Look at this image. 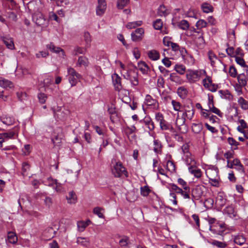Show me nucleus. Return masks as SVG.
I'll list each match as a JSON object with an SVG mask.
<instances>
[{
    "mask_svg": "<svg viewBox=\"0 0 248 248\" xmlns=\"http://www.w3.org/2000/svg\"><path fill=\"white\" fill-rule=\"evenodd\" d=\"M229 73L230 76L232 78L237 76V70L234 66L232 65L230 67Z\"/></svg>",
    "mask_w": 248,
    "mask_h": 248,
    "instance_id": "4d7b16f0",
    "label": "nucleus"
},
{
    "mask_svg": "<svg viewBox=\"0 0 248 248\" xmlns=\"http://www.w3.org/2000/svg\"><path fill=\"white\" fill-rule=\"evenodd\" d=\"M145 103L147 106L153 107L155 108L158 107L157 101L155 99H153L152 97L149 94L146 95Z\"/></svg>",
    "mask_w": 248,
    "mask_h": 248,
    "instance_id": "4468645a",
    "label": "nucleus"
},
{
    "mask_svg": "<svg viewBox=\"0 0 248 248\" xmlns=\"http://www.w3.org/2000/svg\"><path fill=\"white\" fill-rule=\"evenodd\" d=\"M67 77L71 87L76 86L78 80L82 78V76L71 67L67 68Z\"/></svg>",
    "mask_w": 248,
    "mask_h": 248,
    "instance_id": "f03ea898",
    "label": "nucleus"
},
{
    "mask_svg": "<svg viewBox=\"0 0 248 248\" xmlns=\"http://www.w3.org/2000/svg\"><path fill=\"white\" fill-rule=\"evenodd\" d=\"M189 172L193 174L196 178H200L202 176V171L199 169H196V166H190L188 168Z\"/></svg>",
    "mask_w": 248,
    "mask_h": 248,
    "instance_id": "a211bd4d",
    "label": "nucleus"
},
{
    "mask_svg": "<svg viewBox=\"0 0 248 248\" xmlns=\"http://www.w3.org/2000/svg\"><path fill=\"white\" fill-rule=\"evenodd\" d=\"M159 124L162 130H167L168 129H170V124H169L164 119L159 123Z\"/></svg>",
    "mask_w": 248,
    "mask_h": 248,
    "instance_id": "864d4df0",
    "label": "nucleus"
},
{
    "mask_svg": "<svg viewBox=\"0 0 248 248\" xmlns=\"http://www.w3.org/2000/svg\"><path fill=\"white\" fill-rule=\"evenodd\" d=\"M205 189V187L204 186L197 185L191 190V199L193 202H195L196 200H199L202 197Z\"/></svg>",
    "mask_w": 248,
    "mask_h": 248,
    "instance_id": "39448f33",
    "label": "nucleus"
},
{
    "mask_svg": "<svg viewBox=\"0 0 248 248\" xmlns=\"http://www.w3.org/2000/svg\"><path fill=\"white\" fill-rule=\"evenodd\" d=\"M150 192L151 190L147 186L140 187V194L143 196H147Z\"/></svg>",
    "mask_w": 248,
    "mask_h": 248,
    "instance_id": "49530a36",
    "label": "nucleus"
},
{
    "mask_svg": "<svg viewBox=\"0 0 248 248\" xmlns=\"http://www.w3.org/2000/svg\"><path fill=\"white\" fill-rule=\"evenodd\" d=\"M170 187L172 191H174L176 193L180 194H181L183 192L184 189L183 188H181L179 187H178L176 185L172 183L170 184Z\"/></svg>",
    "mask_w": 248,
    "mask_h": 248,
    "instance_id": "de8ad7c7",
    "label": "nucleus"
},
{
    "mask_svg": "<svg viewBox=\"0 0 248 248\" xmlns=\"http://www.w3.org/2000/svg\"><path fill=\"white\" fill-rule=\"evenodd\" d=\"M171 104L173 106V108L175 111H180V108L182 106L181 103L174 100L171 101Z\"/></svg>",
    "mask_w": 248,
    "mask_h": 248,
    "instance_id": "052dcab7",
    "label": "nucleus"
},
{
    "mask_svg": "<svg viewBox=\"0 0 248 248\" xmlns=\"http://www.w3.org/2000/svg\"><path fill=\"white\" fill-rule=\"evenodd\" d=\"M237 78L239 84L240 86L245 87L246 86L247 83L248 78L247 76L244 74H240L237 75Z\"/></svg>",
    "mask_w": 248,
    "mask_h": 248,
    "instance_id": "aec40b11",
    "label": "nucleus"
},
{
    "mask_svg": "<svg viewBox=\"0 0 248 248\" xmlns=\"http://www.w3.org/2000/svg\"><path fill=\"white\" fill-rule=\"evenodd\" d=\"M205 111H210L212 112L213 113H214L217 114L220 117H222V113L221 112V111H220V110L219 109L215 107L214 106L212 107L211 108H210V109H205Z\"/></svg>",
    "mask_w": 248,
    "mask_h": 248,
    "instance_id": "e2e57ef3",
    "label": "nucleus"
},
{
    "mask_svg": "<svg viewBox=\"0 0 248 248\" xmlns=\"http://www.w3.org/2000/svg\"><path fill=\"white\" fill-rule=\"evenodd\" d=\"M53 112L54 116H56L60 120H62L65 117L66 114L63 111H62L61 108L58 109L57 111L54 110Z\"/></svg>",
    "mask_w": 248,
    "mask_h": 248,
    "instance_id": "ea45409f",
    "label": "nucleus"
},
{
    "mask_svg": "<svg viewBox=\"0 0 248 248\" xmlns=\"http://www.w3.org/2000/svg\"><path fill=\"white\" fill-rule=\"evenodd\" d=\"M234 242L239 245H242L246 242L245 237L242 235H237L234 238Z\"/></svg>",
    "mask_w": 248,
    "mask_h": 248,
    "instance_id": "2f4dec72",
    "label": "nucleus"
},
{
    "mask_svg": "<svg viewBox=\"0 0 248 248\" xmlns=\"http://www.w3.org/2000/svg\"><path fill=\"white\" fill-rule=\"evenodd\" d=\"M86 51V49L85 48L77 46L74 48L72 52V54L74 55H78L80 54H85Z\"/></svg>",
    "mask_w": 248,
    "mask_h": 248,
    "instance_id": "e433bc0d",
    "label": "nucleus"
},
{
    "mask_svg": "<svg viewBox=\"0 0 248 248\" xmlns=\"http://www.w3.org/2000/svg\"><path fill=\"white\" fill-rule=\"evenodd\" d=\"M140 122L143 123L150 131H153L155 129L154 123L150 117L146 116L142 120L140 121Z\"/></svg>",
    "mask_w": 248,
    "mask_h": 248,
    "instance_id": "ddd939ff",
    "label": "nucleus"
},
{
    "mask_svg": "<svg viewBox=\"0 0 248 248\" xmlns=\"http://www.w3.org/2000/svg\"><path fill=\"white\" fill-rule=\"evenodd\" d=\"M213 244L218 248H225L227 247V244L225 242H222L218 241L215 240L213 242Z\"/></svg>",
    "mask_w": 248,
    "mask_h": 248,
    "instance_id": "0e129e2a",
    "label": "nucleus"
},
{
    "mask_svg": "<svg viewBox=\"0 0 248 248\" xmlns=\"http://www.w3.org/2000/svg\"><path fill=\"white\" fill-rule=\"evenodd\" d=\"M0 86L5 89H11L14 87L13 83L2 78H0Z\"/></svg>",
    "mask_w": 248,
    "mask_h": 248,
    "instance_id": "f3484780",
    "label": "nucleus"
},
{
    "mask_svg": "<svg viewBox=\"0 0 248 248\" xmlns=\"http://www.w3.org/2000/svg\"><path fill=\"white\" fill-rule=\"evenodd\" d=\"M238 103L242 109L246 110L248 108V102L245 100L242 97H240L239 98Z\"/></svg>",
    "mask_w": 248,
    "mask_h": 248,
    "instance_id": "4c0bfd02",
    "label": "nucleus"
},
{
    "mask_svg": "<svg viewBox=\"0 0 248 248\" xmlns=\"http://www.w3.org/2000/svg\"><path fill=\"white\" fill-rule=\"evenodd\" d=\"M234 57L236 63L241 65L242 67L246 68V70L248 71V66L246 64L244 60L240 57L235 56Z\"/></svg>",
    "mask_w": 248,
    "mask_h": 248,
    "instance_id": "58836bf2",
    "label": "nucleus"
},
{
    "mask_svg": "<svg viewBox=\"0 0 248 248\" xmlns=\"http://www.w3.org/2000/svg\"><path fill=\"white\" fill-rule=\"evenodd\" d=\"M142 22L141 21L129 22L126 25V27L127 30L135 29L137 27L140 26L142 24Z\"/></svg>",
    "mask_w": 248,
    "mask_h": 248,
    "instance_id": "f704fd0d",
    "label": "nucleus"
},
{
    "mask_svg": "<svg viewBox=\"0 0 248 248\" xmlns=\"http://www.w3.org/2000/svg\"><path fill=\"white\" fill-rule=\"evenodd\" d=\"M39 102L41 104H44L47 98L46 95L44 93H40L38 95Z\"/></svg>",
    "mask_w": 248,
    "mask_h": 248,
    "instance_id": "774afa93",
    "label": "nucleus"
},
{
    "mask_svg": "<svg viewBox=\"0 0 248 248\" xmlns=\"http://www.w3.org/2000/svg\"><path fill=\"white\" fill-rule=\"evenodd\" d=\"M139 69L143 74H147L150 69L149 66L144 62L141 61L138 63Z\"/></svg>",
    "mask_w": 248,
    "mask_h": 248,
    "instance_id": "5701e85b",
    "label": "nucleus"
},
{
    "mask_svg": "<svg viewBox=\"0 0 248 248\" xmlns=\"http://www.w3.org/2000/svg\"><path fill=\"white\" fill-rule=\"evenodd\" d=\"M98 5L96 8V14L97 16H101L105 12L107 8V3L105 0H98Z\"/></svg>",
    "mask_w": 248,
    "mask_h": 248,
    "instance_id": "9b49d317",
    "label": "nucleus"
},
{
    "mask_svg": "<svg viewBox=\"0 0 248 248\" xmlns=\"http://www.w3.org/2000/svg\"><path fill=\"white\" fill-rule=\"evenodd\" d=\"M177 93L180 98L184 99L188 94V91L185 87L182 86L177 89Z\"/></svg>",
    "mask_w": 248,
    "mask_h": 248,
    "instance_id": "b1692460",
    "label": "nucleus"
},
{
    "mask_svg": "<svg viewBox=\"0 0 248 248\" xmlns=\"http://www.w3.org/2000/svg\"><path fill=\"white\" fill-rule=\"evenodd\" d=\"M129 2V0H118L117 6L118 9H122Z\"/></svg>",
    "mask_w": 248,
    "mask_h": 248,
    "instance_id": "6e6d98bb",
    "label": "nucleus"
},
{
    "mask_svg": "<svg viewBox=\"0 0 248 248\" xmlns=\"http://www.w3.org/2000/svg\"><path fill=\"white\" fill-rule=\"evenodd\" d=\"M178 183L180 185L183 189L185 190H190V187L187 186L186 182L182 178H179L177 180Z\"/></svg>",
    "mask_w": 248,
    "mask_h": 248,
    "instance_id": "c03bdc74",
    "label": "nucleus"
},
{
    "mask_svg": "<svg viewBox=\"0 0 248 248\" xmlns=\"http://www.w3.org/2000/svg\"><path fill=\"white\" fill-rule=\"evenodd\" d=\"M201 8L202 10V11L205 13L212 12L214 10V7L213 6L207 3H203L202 4Z\"/></svg>",
    "mask_w": 248,
    "mask_h": 248,
    "instance_id": "7c9ffc66",
    "label": "nucleus"
},
{
    "mask_svg": "<svg viewBox=\"0 0 248 248\" xmlns=\"http://www.w3.org/2000/svg\"><path fill=\"white\" fill-rule=\"evenodd\" d=\"M210 176H207L209 178V183L211 186L218 187L219 186V177L218 175V171L217 170H211L208 172Z\"/></svg>",
    "mask_w": 248,
    "mask_h": 248,
    "instance_id": "0eeeda50",
    "label": "nucleus"
},
{
    "mask_svg": "<svg viewBox=\"0 0 248 248\" xmlns=\"http://www.w3.org/2000/svg\"><path fill=\"white\" fill-rule=\"evenodd\" d=\"M224 211V213L227 214L230 217L233 218L236 216V213L235 212L234 207L232 205L226 207Z\"/></svg>",
    "mask_w": 248,
    "mask_h": 248,
    "instance_id": "393cba45",
    "label": "nucleus"
},
{
    "mask_svg": "<svg viewBox=\"0 0 248 248\" xmlns=\"http://www.w3.org/2000/svg\"><path fill=\"white\" fill-rule=\"evenodd\" d=\"M207 22L203 19H200L196 23V27L198 29H201L202 28L206 27Z\"/></svg>",
    "mask_w": 248,
    "mask_h": 248,
    "instance_id": "680f3d73",
    "label": "nucleus"
},
{
    "mask_svg": "<svg viewBox=\"0 0 248 248\" xmlns=\"http://www.w3.org/2000/svg\"><path fill=\"white\" fill-rule=\"evenodd\" d=\"M192 130L195 133H199L202 128V125L201 124H194L192 126Z\"/></svg>",
    "mask_w": 248,
    "mask_h": 248,
    "instance_id": "603ef678",
    "label": "nucleus"
},
{
    "mask_svg": "<svg viewBox=\"0 0 248 248\" xmlns=\"http://www.w3.org/2000/svg\"><path fill=\"white\" fill-rule=\"evenodd\" d=\"M149 58L153 61H156L159 59L160 55L159 52L155 50H152L148 52Z\"/></svg>",
    "mask_w": 248,
    "mask_h": 248,
    "instance_id": "bb28decb",
    "label": "nucleus"
},
{
    "mask_svg": "<svg viewBox=\"0 0 248 248\" xmlns=\"http://www.w3.org/2000/svg\"><path fill=\"white\" fill-rule=\"evenodd\" d=\"M169 79L172 82H174L178 84H181L184 82L183 80L180 76L176 73H171L170 74Z\"/></svg>",
    "mask_w": 248,
    "mask_h": 248,
    "instance_id": "4be33fe9",
    "label": "nucleus"
},
{
    "mask_svg": "<svg viewBox=\"0 0 248 248\" xmlns=\"http://www.w3.org/2000/svg\"><path fill=\"white\" fill-rule=\"evenodd\" d=\"M218 92L221 94L222 97L230 100L232 99V96L228 90H220Z\"/></svg>",
    "mask_w": 248,
    "mask_h": 248,
    "instance_id": "a19ab883",
    "label": "nucleus"
},
{
    "mask_svg": "<svg viewBox=\"0 0 248 248\" xmlns=\"http://www.w3.org/2000/svg\"><path fill=\"white\" fill-rule=\"evenodd\" d=\"M89 64V62L88 59L84 56H80L78 57L77 65L81 67L82 66H84V67L88 66Z\"/></svg>",
    "mask_w": 248,
    "mask_h": 248,
    "instance_id": "cd10ccee",
    "label": "nucleus"
},
{
    "mask_svg": "<svg viewBox=\"0 0 248 248\" xmlns=\"http://www.w3.org/2000/svg\"><path fill=\"white\" fill-rule=\"evenodd\" d=\"M202 82L203 86L212 92H216L218 88V85L213 83L211 78L208 76L203 79Z\"/></svg>",
    "mask_w": 248,
    "mask_h": 248,
    "instance_id": "6e6552de",
    "label": "nucleus"
},
{
    "mask_svg": "<svg viewBox=\"0 0 248 248\" xmlns=\"http://www.w3.org/2000/svg\"><path fill=\"white\" fill-rule=\"evenodd\" d=\"M186 77L189 83H193L200 80L201 72L198 70L188 69L186 71Z\"/></svg>",
    "mask_w": 248,
    "mask_h": 248,
    "instance_id": "423d86ee",
    "label": "nucleus"
},
{
    "mask_svg": "<svg viewBox=\"0 0 248 248\" xmlns=\"http://www.w3.org/2000/svg\"><path fill=\"white\" fill-rule=\"evenodd\" d=\"M46 47L50 49L51 51L56 53H59L61 52L62 56L64 57L65 56V53L63 50L60 47L55 46L52 43H50L49 44L47 45Z\"/></svg>",
    "mask_w": 248,
    "mask_h": 248,
    "instance_id": "dca6fc26",
    "label": "nucleus"
},
{
    "mask_svg": "<svg viewBox=\"0 0 248 248\" xmlns=\"http://www.w3.org/2000/svg\"><path fill=\"white\" fill-rule=\"evenodd\" d=\"M112 174L115 177H120L124 174L126 177H128V173L123 164L120 161L116 162L111 169Z\"/></svg>",
    "mask_w": 248,
    "mask_h": 248,
    "instance_id": "7ed1b4c3",
    "label": "nucleus"
},
{
    "mask_svg": "<svg viewBox=\"0 0 248 248\" xmlns=\"http://www.w3.org/2000/svg\"><path fill=\"white\" fill-rule=\"evenodd\" d=\"M7 239L9 243L15 244L17 241V237L15 232H10L8 233Z\"/></svg>",
    "mask_w": 248,
    "mask_h": 248,
    "instance_id": "c85d7f7f",
    "label": "nucleus"
},
{
    "mask_svg": "<svg viewBox=\"0 0 248 248\" xmlns=\"http://www.w3.org/2000/svg\"><path fill=\"white\" fill-rule=\"evenodd\" d=\"M15 135V133L13 131H11L10 132H7V133H1L0 134L1 137L2 138V139H5L8 140L9 139L12 138Z\"/></svg>",
    "mask_w": 248,
    "mask_h": 248,
    "instance_id": "5fc2aeb1",
    "label": "nucleus"
},
{
    "mask_svg": "<svg viewBox=\"0 0 248 248\" xmlns=\"http://www.w3.org/2000/svg\"><path fill=\"white\" fill-rule=\"evenodd\" d=\"M36 17L35 23L38 26L44 25L46 22V19L42 17V15L39 16H34L33 17V20H35Z\"/></svg>",
    "mask_w": 248,
    "mask_h": 248,
    "instance_id": "c9c22d12",
    "label": "nucleus"
},
{
    "mask_svg": "<svg viewBox=\"0 0 248 248\" xmlns=\"http://www.w3.org/2000/svg\"><path fill=\"white\" fill-rule=\"evenodd\" d=\"M179 29L183 30H186L189 27L188 22L186 20H182L178 24Z\"/></svg>",
    "mask_w": 248,
    "mask_h": 248,
    "instance_id": "a18cd8bd",
    "label": "nucleus"
},
{
    "mask_svg": "<svg viewBox=\"0 0 248 248\" xmlns=\"http://www.w3.org/2000/svg\"><path fill=\"white\" fill-rule=\"evenodd\" d=\"M227 46L228 47L226 49V52L227 54L231 57H234L235 51L234 48L233 47H230L228 43H227Z\"/></svg>",
    "mask_w": 248,
    "mask_h": 248,
    "instance_id": "09e8293b",
    "label": "nucleus"
},
{
    "mask_svg": "<svg viewBox=\"0 0 248 248\" xmlns=\"http://www.w3.org/2000/svg\"><path fill=\"white\" fill-rule=\"evenodd\" d=\"M30 169V165L27 162H23L22 165V172L23 175H26V171Z\"/></svg>",
    "mask_w": 248,
    "mask_h": 248,
    "instance_id": "338daca9",
    "label": "nucleus"
},
{
    "mask_svg": "<svg viewBox=\"0 0 248 248\" xmlns=\"http://www.w3.org/2000/svg\"><path fill=\"white\" fill-rule=\"evenodd\" d=\"M195 44L199 46H202L204 44V40L202 35L195 36L194 39Z\"/></svg>",
    "mask_w": 248,
    "mask_h": 248,
    "instance_id": "473e14b6",
    "label": "nucleus"
},
{
    "mask_svg": "<svg viewBox=\"0 0 248 248\" xmlns=\"http://www.w3.org/2000/svg\"><path fill=\"white\" fill-rule=\"evenodd\" d=\"M227 162V168L234 169L242 174H244L245 173L244 166L238 158H235L233 160H228Z\"/></svg>",
    "mask_w": 248,
    "mask_h": 248,
    "instance_id": "20e7f679",
    "label": "nucleus"
},
{
    "mask_svg": "<svg viewBox=\"0 0 248 248\" xmlns=\"http://www.w3.org/2000/svg\"><path fill=\"white\" fill-rule=\"evenodd\" d=\"M174 69L180 75H183L185 72L186 73V67L182 64H176L174 66Z\"/></svg>",
    "mask_w": 248,
    "mask_h": 248,
    "instance_id": "72a5a7b5",
    "label": "nucleus"
},
{
    "mask_svg": "<svg viewBox=\"0 0 248 248\" xmlns=\"http://www.w3.org/2000/svg\"><path fill=\"white\" fill-rule=\"evenodd\" d=\"M1 122L5 124L10 125L14 124V119L13 117L6 115L0 117Z\"/></svg>",
    "mask_w": 248,
    "mask_h": 248,
    "instance_id": "a878e982",
    "label": "nucleus"
},
{
    "mask_svg": "<svg viewBox=\"0 0 248 248\" xmlns=\"http://www.w3.org/2000/svg\"><path fill=\"white\" fill-rule=\"evenodd\" d=\"M139 76L137 72L134 71H130L128 72L127 77L125 78L126 79L130 81L131 84L133 86H136L139 85Z\"/></svg>",
    "mask_w": 248,
    "mask_h": 248,
    "instance_id": "1a4fd4ad",
    "label": "nucleus"
},
{
    "mask_svg": "<svg viewBox=\"0 0 248 248\" xmlns=\"http://www.w3.org/2000/svg\"><path fill=\"white\" fill-rule=\"evenodd\" d=\"M0 39L2 40L7 47L13 50L15 48L14 40L12 38L8 36H1Z\"/></svg>",
    "mask_w": 248,
    "mask_h": 248,
    "instance_id": "f8f14e48",
    "label": "nucleus"
},
{
    "mask_svg": "<svg viewBox=\"0 0 248 248\" xmlns=\"http://www.w3.org/2000/svg\"><path fill=\"white\" fill-rule=\"evenodd\" d=\"M112 82L115 90L120 91L122 89L121 77L116 73H114L111 76Z\"/></svg>",
    "mask_w": 248,
    "mask_h": 248,
    "instance_id": "9d476101",
    "label": "nucleus"
},
{
    "mask_svg": "<svg viewBox=\"0 0 248 248\" xmlns=\"http://www.w3.org/2000/svg\"><path fill=\"white\" fill-rule=\"evenodd\" d=\"M227 199L224 198L223 193H219L217 197V204L222 208L226 203Z\"/></svg>",
    "mask_w": 248,
    "mask_h": 248,
    "instance_id": "2eb2a0df",
    "label": "nucleus"
},
{
    "mask_svg": "<svg viewBox=\"0 0 248 248\" xmlns=\"http://www.w3.org/2000/svg\"><path fill=\"white\" fill-rule=\"evenodd\" d=\"M66 198L69 203H75L76 202L77 197L74 191H70Z\"/></svg>",
    "mask_w": 248,
    "mask_h": 248,
    "instance_id": "c756f323",
    "label": "nucleus"
},
{
    "mask_svg": "<svg viewBox=\"0 0 248 248\" xmlns=\"http://www.w3.org/2000/svg\"><path fill=\"white\" fill-rule=\"evenodd\" d=\"M102 210H103L102 208L97 207L93 209V212L94 214L97 215L99 217L104 218L105 217L101 212Z\"/></svg>",
    "mask_w": 248,
    "mask_h": 248,
    "instance_id": "13d9d810",
    "label": "nucleus"
},
{
    "mask_svg": "<svg viewBox=\"0 0 248 248\" xmlns=\"http://www.w3.org/2000/svg\"><path fill=\"white\" fill-rule=\"evenodd\" d=\"M144 32H132L131 38L134 42L141 41L144 36Z\"/></svg>",
    "mask_w": 248,
    "mask_h": 248,
    "instance_id": "6ab92c4d",
    "label": "nucleus"
},
{
    "mask_svg": "<svg viewBox=\"0 0 248 248\" xmlns=\"http://www.w3.org/2000/svg\"><path fill=\"white\" fill-rule=\"evenodd\" d=\"M154 151L157 154H162V145L161 142L158 140H154Z\"/></svg>",
    "mask_w": 248,
    "mask_h": 248,
    "instance_id": "412c9836",
    "label": "nucleus"
},
{
    "mask_svg": "<svg viewBox=\"0 0 248 248\" xmlns=\"http://www.w3.org/2000/svg\"><path fill=\"white\" fill-rule=\"evenodd\" d=\"M157 13L160 16H162V15L166 16L169 14V13L167 12V9H166L165 6L163 4L160 5L158 9Z\"/></svg>",
    "mask_w": 248,
    "mask_h": 248,
    "instance_id": "79ce46f5",
    "label": "nucleus"
},
{
    "mask_svg": "<svg viewBox=\"0 0 248 248\" xmlns=\"http://www.w3.org/2000/svg\"><path fill=\"white\" fill-rule=\"evenodd\" d=\"M129 243V237L126 236H124L119 241V244L121 247H126Z\"/></svg>",
    "mask_w": 248,
    "mask_h": 248,
    "instance_id": "8fccbe9b",
    "label": "nucleus"
},
{
    "mask_svg": "<svg viewBox=\"0 0 248 248\" xmlns=\"http://www.w3.org/2000/svg\"><path fill=\"white\" fill-rule=\"evenodd\" d=\"M184 108L185 112L182 114V118H177L176 122V124L178 125V121L181 119V122L180 123V125L178 126L179 130H181L180 126L183 125L186 122V117H187L189 120H191L194 114L195 109L191 102H189L188 103L185 105Z\"/></svg>",
    "mask_w": 248,
    "mask_h": 248,
    "instance_id": "f257e3e1",
    "label": "nucleus"
},
{
    "mask_svg": "<svg viewBox=\"0 0 248 248\" xmlns=\"http://www.w3.org/2000/svg\"><path fill=\"white\" fill-rule=\"evenodd\" d=\"M163 26V22L160 19H157L154 22L153 27L156 30H161Z\"/></svg>",
    "mask_w": 248,
    "mask_h": 248,
    "instance_id": "37998d69",
    "label": "nucleus"
},
{
    "mask_svg": "<svg viewBox=\"0 0 248 248\" xmlns=\"http://www.w3.org/2000/svg\"><path fill=\"white\" fill-rule=\"evenodd\" d=\"M167 168L170 172H174L175 170V165L174 162L170 160H168L167 163Z\"/></svg>",
    "mask_w": 248,
    "mask_h": 248,
    "instance_id": "3c124183",
    "label": "nucleus"
},
{
    "mask_svg": "<svg viewBox=\"0 0 248 248\" xmlns=\"http://www.w3.org/2000/svg\"><path fill=\"white\" fill-rule=\"evenodd\" d=\"M56 232L57 231L54 230V229L51 227L47 228L45 231V233H48L49 234L48 236L50 238L54 237Z\"/></svg>",
    "mask_w": 248,
    "mask_h": 248,
    "instance_id": "bf43d9fd",
    "label": "nucleus"
},
{
    "mask_svg": "<svg viewBox=\"0 0 248 248\" xmlns=\"http://www.w3.org/2000/svg\"><path fill=\"white\" fill-rule=\"evenodd\" d=\"M165 81L162 77H159L157 79V86L158 88H164Z\"/></svg>",
    "mask_w": 248,
    "mask_h": 248,
    "instance_id": "69168bd1",
    "label": "nucleus"
}]
</instances>
